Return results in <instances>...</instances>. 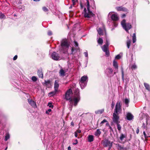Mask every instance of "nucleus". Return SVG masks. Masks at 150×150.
<instances>
[{"label":"nucleus","instance_id":"58","mask_svg":"<svg viewBox=\"0 0 150 150\" xmlns=\"http://www.w3.org/2000/svg\"><path fill=\"white\" fill-rule=\"evenodd\" d=\"M126 16V15L125 14H123L122 15V18H124V17H125Z\"/></svg>","mask_w":150,"mask_h":150},{"label":"nucleus","instance_id":"57","mask_svg":"<svg viewBox=\"0 0 150 150\" xmlns=\"http://www.w3.org/2000/svg\"><path fill=\"white\" fill-rule=\"evenodd\" d=\"M74 135H75V137H77V133L76 132H75V133H74Z\"/></svg>","mask_w":150,"mask_h":150},{"label":"nucleus","instance_id":"55","mask_svg":"<svg viewBox=\"0 0 150 150\" xmlns=\"http://www.w3.org/2000/svg\"><path fill=\"white\" fill-rule=\"evenodd\" d=\"M139 129L138 128H137V130H136V133L137 134H138L139 133Z\"/></svg>","mask_w":150,"mask_h":150},{"label":"nucleus","instance_id":"47","mask_svg":"<svg viewBox=\"0 0 150 150\" xmlns=\"http://www.w3.org/2000/svg\"><path fill=\"white\" fill-rule=\"evenodd\" d=\"M51 111V109H48L47 110L46 113V114H49V112H50Z\"/></svg>","mask_w":150,"mask_h":150},{"label":"nucleus","instance_id":"42","mask_svg":"<svg viewBox=\"0 0 150 150\" xmlns=\"http://www.w3.org/2000/svg\"><path fill=\"white\" fill-rule=\"evenodd\" d=\"M143 133V134L144 136V137L145 138H147L148 137H150V136H148L146 134L145 131H144Z\"/></svg>","mask_w":150,"mask_h":150},{"label":"nucleus","instance_id":"30","mask_svg":"<svg viewBox=\"0 0 150 150\" xmlns=\"http://www.w3.org/2000/svg\"><path fill=\"white\" fill-rule=\"evenodd\" d=\"M57 92H56L54 90V91L53 92H51L49 93V96H53Z\"/></svg>","mask_w":150,"mask_h":150},{"label":"nucleus","instance_id":"9","mask_svg":"<svg viewBox=\"0 0 150 150\" xmlns=\"http://www.w3.org/2000/svg\"><path fill=\"white\" fill-rule=\"evenodd\" d=\"M109 45V42L108 40L107 39L106 40L105 44L102 47V49L103 51H105L108 50V48Z\"/></svg>","mask_w":150,"mask_h":150},{"label":"nucleus","instance_id":"31","mask_svg":"<svg viewBox=\"0 0 150 150\" xmlns=\"http://www.w3.org/2000/svg\"><path fill=\"white\" fill-rule=\"evenodd\" d=\"M125 137V136L122 134H121L120 139V140L122 141L123 139Z\"/></svg>","mask_w":150,"mask_h":150},{"label":"nucleus","instance_id":"3","mask_svg":"<svg viewBox=\"0 0 150 150\" xmlns=\"http://www.w3.org/2000/svg\"><path fill=\"white\" fill-rule=\"evenodd\" d=\"M121 25L123 28L127 32L132 28V26L130 23H126L125 20L123 19L121 22Z\"/></svg>","mask_w":150,"mask_h":150},{"label":"nucleus","instance_id":"43","mask_svg":"<svg viewBox=\"0 0 150 150\" xmlns=\"http://www.w3.org/2000/svg\"><path fill=\"white\" fill-rule=\"evenodd\" d=\"M108 122V121L104 119L101 122V123H100V125L102 124L105 122Z\"/></svg>","mask_w":150,"mask_h":150},{"label":"nucleus","instance_id":"13","mask_svg":"<svg viewBox=\"0 0 150 150\" xmlns=\"http://www.w3.org/2000/svg\"><path fill=\"white\" fill-rule=\"evenodd\" d=\"M111 17L113 21H117L118 19V17L117 14H113Z\"/></svg>","mask_w":150,"mask_h":150},{"label":"nucleus","instance_id":"54","mask_svg":"<svg viewBox=\"0 0 150 150\" xmlns=\"http://www.w3.org/2000/svg\"><path fill=\"white\" fill-rule=\"evenodd\" d=\"M76 132L77 133H80L81 132V130H80L78 129L77 130Z\"/></svg>","mask_w":150,"mask_h":150},{"label":"nucleus","instance_id":"4","mask_svg":"<svg viewBox=\"0 0 150 150\" xmlns=\"http://www.w3.org/2000/svg\"><path fill=\"white\" fill-rule=\"evenodd\" d=\"M122 111V105L120 102H117L115 105L114 112L113 113L119 114L121 113Z\"/></svg>","mask_w":150,"mask_h":150},{"label":"nucleus","instance_id":"50","mask_svg":"<svg viewBox=\"0 0 150 150\" xmlns=\"http://www.w3.org/2000/svg\"><path fill=\"white\" fill-rule=\"evenodd\" d=\"M142 127L143 128H144V129H146V126L145 124L144 123H143V124Z\"/></svg>","mask_w":150,"mask_h":150},{"label":"nucleus","instance_id":"62","mask_svg":"<svg viewBox=\"0 0 150 150\" xmlns=\"http://www.w3.org/2000/svg\"><path fill=\"white\" fill-rule=\"evenodd\" d=\"M114 26H115V27H116L117 26V24L116 23H114Z\"/></svg>","mask_w":150,"mask_h":150},{"label":"nucleus","instance_id":"25","mask_svg":"<svg viewBox=\"0 0 150 150\" xmlns=\"http://www.w3.org/2000/svg\"><path fill=\"white\" fill-rule=\"evenodd\" d=\"M113 65L117 69L118 68V65L117 62L115 60H114L113 62Z\"/></svg>","mask_w":150,"mask_h":150},{"label":"nucleus","instance_id":"39","mask_svg":"<svg viewBox=\"0 0 150 150\" xmlns=\"http://www.w3.org/2000/svg\"><path fill=\"white\" fill-rule=\"evenodd\" d=\"M104 52L105 53V56L106 57L109 56V52L108 50Z\"/></svg>","mask_w":150,"mask_h":150},{"label":"nucleus","instance_id":"56","mask_svg":"<svg viewBox=\"0 0 150 150\" xmlns=\"http://www.w3.org/2000/svg\"><path fill=\"white\" fill-rule=\"evenodd\" d=\"M74 51V48L73 47H72L71 48V54H73Z\"/></svg>","mask_w":150,"mask_h":150},{"label":"nucleus","instance_id":"36","mask_svg":"<svg viewBox=\"0 0 150 150\" xmlns=\"http://www.w3.org/2000/svg\"><path fill=\"white\" fill-rule=\"evenodd\" d=\"M72 1L73 6L76 5L78 1V0H72Z\"/></svg>","mask_w":150,"mask_h":150},{"label":"nucleus","instance_id":"63","mask_svg":"<svg viewBox=\"0 0 150 150\" xmlns=\"http://www.w3.org/2000/svg\"><path fill=\"white\" fill-rule=\"evenodd\" d=\"M71 125L73 126H74V124L73 122H71Z\"/></svg>","mask_w":150,"mask_h":150},{"label":"nucleus","instance_id":"33","mask_svg":"<svg viewBox=\"0 0 150 150\" xmlns=\"http://www.w3.org/2000/svg\"><path fill=\"white\" fill-rule=\"evenodd\" d=\"M5 16L4 14L0 13V18L2 19L5 18Z\"/></svg>","mask_w":150,"mask_h":150},{"label":"nucleus","instance_id":"60","mask_svg":"<svg viewBox=\"0 0 150 150\" xmlns=\"http://www.w3.org/2000/svg\"><path fill=\"white\" fill-rule=\"evenodd\" d=\"M109 128L110 129V130L111 131H113V129L110 126L109 127Z\"/></svg>","mask_w":150,"mask_h":150},{"label":"nucleus","instance_id":"44","mask_svg":"<svg viewBox=\"0 0 150 150\" xmlns=\"http://www.w3.org/2000/svg\"><path fill=\"white\" fill-rule=\"evenodd\" d=\"M48 105L49 106L50 108H52L53 107V105L51 103H48Z\"/></svg>","mask_w":150,"mask_h":150},{"label":"nucleus","instance_id":"5","mask_svg":"<svg viewBox=\"0 0 150 150\" xmlns=\"http://www.w3.org/2000/svg\"><path fill=\"white\" fill-rule=\"evenodd\" d=\"M87 79L88 77L86 76H84L81 77L79 84L82 89L83 88L86 86L87 83H85V81Z\"/></svg>","mask_w":150,"mask_h":150},{"label":"nucleus","instance_id":"6","mask_svg":"<svg viewBox=\"0 0 150 150\" xmlns=\"http://www.w3.org/2000/svg\"><path fill=\"white\" fill-rule=\"evenodd\" d=\"M102 144L104 146L108 147L109 148L108 150H110L112 146V142H111L107 139H105L103 141Z\"/></svg>","mask_w":150,"mask_h":150},{"label":"nucleus","instance_id":"10","mask_svg":"<svg viewBox=\"0 0 150 150\" xmlns=\"http://www.w3.org/2000/svg\"><path fill=\"white\" fill-rule=\"evenodd\" d=\"M112 70L111 68H108L106 69L105 72L108 77H111L112 76Z\"/></svg>","mask_w":150,"mask_h":150},{"label":"nucleus","instance_id":"48","mask_svg":"<svg viewBox=\"0 0 150 150\" xmlns=\"http://www.w3.org/2000/svg\"><path fill=\"white\" fill-rule=\"evenodd\" d=\"M84 54L86 57H88V54L87 51H86V52H84Z\"/></svg>","mask_w":150,"mask_h":150},{"label":"nucleus","instance_id":"41","mask_svg":"<svg viewBox=\"0 0 150 150\" xmlns=\"http://www.w3.org/2000/svg\"><path fill=\"white\" fill-rule=\"evenodd\" d=\"M121 56L120 54H119L116 56V57H115V59H119L121 58Z\"/></svg>","mask_w":150,"mask_h":150},{"label":"nucleus","instance_id":"14","mask_svg":"<svg viewBox=\"0 0 150 150\" xmlns=\"http://www.w3.org/2000/svg\"><path fill=\"white\" fill-rule=\"evenodd\" d=\"M105 31V29L104 27H103V29H102L100 28H99L98 29H97L98 33L100 35H103V31Z\"/></svg>","mask_w":150,"mask_h":150},{"label":"nucleus","instance_id":"29","mask_svg":"<svg viewBox=\"0 0 150 150\" xmlns=\"http://www.w3.org/2000/svg\"><path fill=\"white\" fill-rule=\"evenodd\" d=\"M120 122H118L117 123H116V124L117 125V129L119 131H120L121 130V127L119 124Z\"/></svg>","mask_w":150,"mask_h":150},{"label":"nucleus","instance_id":"40","mask_svg":"<svg viewBox=\"0 0 150 150\" xmlns=\"http://www.w3.org/2000/svg\"><path fill=\"white\" fill-rule=\"evenodd\" d=\"M117 148L118 149H119L120 150L123 149V147H122L119 144H118L117 145Z\"/></svg>","mask_w":150,"mask_h":150},{"label":"nucleus","instance_id":"61","mask_svg":"<svg viewBox=\"0 0 150 150\" xmlns=\"http://www.w3.org/2000/svg\"><path fill=\"white\" fill-rule=\"evenodd\" d=\"M68 150H71V147L70 146H69L68 147Z\"/></svg>","mask_w":150,"mask_h":150},{"label":"nucleus","instance_id":"15","mask_svg":"<svg viewBox=\"0 0 150 150\" xmlns=\"http://www.w3.org/2000/svg\"><path fill=\"white\" fill-rule=\"evenodd\" d=\"M59 86V85L58 83V81H57L56 80L55 81L54 84V90L56 92H57V91Z\"/></svg>","mask_w":150,"mask_h":150},{"label":"nucleus","instance_id":"38","mask_svg":"<svg viewBox=\"0 0 150 150\" xmlns=\"http://www.w3.org/2000/svg\"><path fill=\"white\" fill-rule=\"evenodd\" d=\"M42 9L45 12H47L49 11L48 9L45 6L42 7Z\"/></svg>","mask_w":150,"mask_h":150},{"label":"nucleus","instance_id":"52","mask_svg":"<svg viewBox=\"0 0 150 150\" xmlns=\"http://www.w3.org/2000/svg\"><path fill=\"white\" fill-rule=\"evenodd\" d=\"M149 116H148V117H146V125H147V124H148V120H149Z\"/></svg>","mask_w":150,"mask_h":150},{"label":"nucleus","instance_id":"45","mask_svg":"<svg viewBox=\"0 0 150 150\" xmlns=\"http://www.w3.org/2000/svg\"><path fill=\"white\" fill-rule=\"evenodd\" d=\"M115 105V102L112 101L111 103V107L112 108H113Z\"/></svg>","mask_w":150,"mask_h":150},{"label":"nucleus","instance_id":"8","mask_svg":"<svg viewBox=\"0 0 150 150\" xmlns=\"http://www.w3.org/2000/svg\"><path fill=\"white\" fill-rule=\"evenodd\" d=\"M118 115L115 114V113H113V117L112 118V120L113 122L115 123L120 122L119 121V117Z\"/></svg>","mask_w":150,"mask_h":150},{"label":"nucleus","instance_id":"37","mask_svg":"<svg viewBox=\"0 0 150 150\" xmlns=\"http://www.w3.org/2000/svg\"><path fill=\"white\" fill-rule=\"evenodd\" d=\"M137 68V66L135 64H133L132 66L131 69H135Z\"/></svg>","mask_w":150,"mask_h":150},{"label":"nucleus","instance_id":"23","mask_svg":"<svg viewBox=\"0 0 150 150\" xmlns=\"http://www.w3.org/2000/svg\"><path fill=\"white\" fill-rule=\"evenodd\" d=\"M131 41L130 40H127V47L129 49L131 45Z\"/></svg>","mask_w":150,"mask_h":150},{"label":"nucleus","instance_id":"16","mask_svg":"<svg viewBox=\"0 0 150 150\" xmlns=\"http://www.w3.org/2000/svg\"><path fill=\"white\" fill-rule=\"evenodd\" d=\"M127 117L128 120H130L133 119V116L130 113H128L127 115Z\"/></svg>","mask_w":150,"mask_h":150},{"label":"nucleus","instance_id":"26","mask_svg":"<svg viewBox=\"0 0 150 150\" xmlns=\"http://www.w3.org/2000/svg\"><path fill=\"white\" fill-rule=\"evenodd\" d=\"M129 102V99L125 98V102L126 105L127 107H128V104Z\"/></svg>","mask_w":150,"mask_h":150},{"label":"nucleus","instance_id":"2","mask_svg":"<svg viewBox=\"0 0 150 150\" xmlns=\"http://www.w3.org/2000/svg\"><path fill=\"white\" fill-rule=\"evenodd\" d=\"M69 44L67 40L64 39L62 40L61 44V47L60 50L64 53L67 52Z\"/></svg>","mask_w":150,"mask_h":150},{"label":"nucleus","instance_id":"59","mask_svg":"<svg viewBox=\"0 0 150 150\" xmlns=\"http://www.w3.org/2000/svg\"><path fill=\"white\" fill-rule=\"evenodd\" d=\"M107 122V123H106V125L107 126L109 127L110 125L108 123V122Z\"/></svg>","mask_w":150,"mask_h":150},{"label":"nucleus","instance_id":"34","mask_svg":"<svg viewBox=\"0 0 150 150\" xmlns=\"http://www.w3.org/2000/svg\"><path fill=\"white\" fill-rule=\"evenodd\" d=\"M121 71H122V79L123 80H124V74L123 68L122 67H121Z\"/></svg>","mask_w":150,"mask_h":150},{"label":"nucleus","instance_id":"32","mask_svg":"<svg viewBox=\"0 0 150 150\" xmlns=\"http://www.w3.org/2000/svg\"><path fill=\"white\" fill-rule=\"evenodd\" d=\"M50 81L49 80H48L47 81L45 80V81L44 83L47 86V85H48V84H50Z\"/></svg>","mask_w":150,"mask_h":150},{"label":"nucleus","instance_id":"27","mask_svg":"<svg viewBox=\"0 0 150 150\" xmlns=\"http://www.w3.org/2000/svg\"><path fill=\"white\" fill-rule=\"evenodd\" d=\"M132 40L133 43H134L136 40V34L135 33H134L132 36Z\"/></svg>","mask_w":150,"mask_h":150},{"label":"nucleus","instance_id":"20","mask_svg":"<svg viewBox=\"0 0 150 150\" xmlns=\"http://www.w3.org/2000/svg\"><path fill=\"white\" fill-rule=\"evenodd\" d=\"M144 85L146 89L148 91H150V86L148 83H144Z\"/></svg>","mask_w":150,"mask_h":150},{"label":"nucleus","instance_id":"46","mask_svg":"<svg viewBox=\"0 0 150 150\" xmlns=\"http://www.w3.org/2000/svg\"><path fill=\"white\" fill-rule=\"evenodd\" d=\"M75 142H74L73 143V145H76L77 144V143H78V140L77 139H76L75 140Z\"/></svg>","mask_w":150,"mask_h":150},{"label":"nucleus","instance_id":"7","mask_svg":"<svg viewBox=\"0 0 150 150\" xmlns=\"http://www.w3.org/2000/svg\"><path fill=\"white\" fill-rule=\"evenodd\" d=\"M51 57L52 58L55 60H58L61 59V57L58 54L55 52L52 53Z\"/></svg>","mask_w":150,"mask_h":150},{"label":"nucleus","instance_id":"28","mask_svg":"<svg viewBox=\"0 0 150 150\" xmlns=\"http://www.w3.org/2000/svg\"><path fill=\"white\" fill-rule=\"evenodd\" d=\"M10 138V135L8 133H6L5 136V141H7Z\"/></svg>","mask_w":150,"mask_h":150},{"label":"nucleus","instance_id":"1","mask_svg":"<svg viewBox=\"0 0 150 150\" xmlns=\"http://www.w3.org/2000/svg\"><path fill=\"white\" fill-rule=\"evenodd\" d=\"M74 93V96L71 98L72 94V91L71 89H69L66 93L65 98L67 100H69L71 106L74 105V106H76L80 100L79 90L78 89H76Z\"/></svg>","mask_w":150,"mask_h":150},{"label":"nucleus","instance_id":"22","mask_svg":"<svg viewBox=\"0 0 150 150\" xmlns=\"http://www.w3.org/2000/svg\"><path fill=\"white\" fill-rule=\"evenodd\" d=\"M97 42L98 44L102 45L103 43V41L101 38H99L98 39Z\"/></svg>","mask_w":150,"mask_h":150},{"label":"nucleus","instance_id":"64","mask_svg":"<svg viewBox=\"0 0 150 150\" xmlns=\"http://www.w3.org/2000/svg\"><path fill=\"white\" fill-rule=\"evenodd\" d=\"M80 6L81 8H83V6L81 3H80Z\"/></svg>","mask_w":150,"mask_h":150},{"label":"nucleus","instance_id":"18","mask_svg":"<svg viewBox=\"0 0 150 150\" xmlns=\"http://www.w3.org/2000/svg\"><path fill=\"white\" fill-rule=\"evenodd\" d=\"M88 142H93L94 140V137L92 135H89L88 137Z\"/></svg>","mask_w":150,"mask_h":150},{"label":"nucleus","instance_id":"19","mask_svg":"<svg viewBox=\"0 0 150 150\" xmlns=\"http://www.w3.org/2000/svg\"><path fill=\"white\" fill-rule=\"evenodd\" d=\"M38 74L39 77L43 78V73L41 70H38Z\"/></svg>","mask_w":150,"mask_h":150},{"label":"nucleus","instance_id":"51","mask_svg":"<svg viewBox=\"0 0 150 150\" xmlns=\"http://www.w3.org/2000/svg\"><path fill=\"white\" fill-rule=\"evenodd\" d=\"M74 44H75V46L76 47H77L78 46V43L75 41H74Z\"/></svg>","mask_w":150,"mask_h":150},{"label":"nucleus","instance_id":"24","mask_svg":"<svg viewBox=\"0 0 150 150\" xmlns=\"http://www.w3.org/2000/svg\"><path fill=\"white\" fill-rule=\"evenodd\" d=\"M104 111V110L102 109L100 110H98L97 111H95V112L96 114H102V113Z\"/></svg>","mask_w":150,"mask_h":150},{"label":"nucleus","instance_id":"53","mask_svg":"<svg viewBox=\"0 0 150 150\" xmlns=\"http://www.w3.org/2000/svg\"><path fill=\"white\" fill-rule=\"evenodd\" d=\"M17 55H15L13 58V60H16L17 58Z\"/></svg>","mask_w":150,"mask_h":150},{"label":"nucleus","instance_id":"21","mask_svg":"<svg viewBox=\"0 0 150 150\" xmlns=\"http://www.w3.org/2000/svg\"><path fill=\"white\" fill-rule=\"evenodd\" d=\"M66 71H64L63 69H61L60 70L59 72V73L60 76H64L65 75V73Z\"/></svg>","mask_w":150,"mask_h":150},{"label":"nucleus","instance_id":"17","mask_svg":"<svg viewBox=\"0 0 150 150\" xmlns=\"http://www.w3.org/2000/svg\"><path fill=\"white\" fill-rule=\"evenodd\" d=\"M101 133V131L99 129H98L95 132L94 135L97 137H98L100 135Z\"/></svg>","mask_w":150,"mask_h":150},{"label":"nucleus","instance_id":"11","mask_svg":"<svg viewBox=\"0 0 150 150\" xmlns=\"http://www.w3.org/2000/svg\"><path fill=\"white\" fill-rule=\"evenodd\" d=\"M116 8L118 11H122L124 12H127L128 11L127 8L122 6L117 7Z\"/></svg>","mask_w":150,"mask_h":150},{"label":"nucleus","instance_id":"12","mask_svg":"<svg viewBox=\"0 0 150 150\" xmlns=\"http://www.w3.org/2000/svg\"><path fill=\"white\" fill-rule=\"evenodd\" d=\"M28 102L33 107L35 108L36 107V103L32 99H28Z\"/></svg>","mask_w":150,"mask_h":150},{"label":"nucleus","instance_id":"35","mask_svg":"<svg viewBox=\"0 0 150 150\" xmlns=\"http://www.w3.org/2000/svg\"><path fill=\"white\" fill-rule=\"evenodd\" d=\"M31 79L33 81L35 82L37 80V79L36 77L33 76L32 77Z\"/></svg>","mask_w":150,"mask_h":150},{"label":"nucleus","instance_id":"49","mask_svg":"<svg viewBox=\"0 0 150 150\" xmlns=\"http://www.w3.org/2000/svg\"><path fill=\"white\" fill-rule=\"evenodd\" d=\"M52 32L51 31H49L48 32V35H52Z\"/></svg>","mask_w":150,"mask_h":150}]
</instances>
